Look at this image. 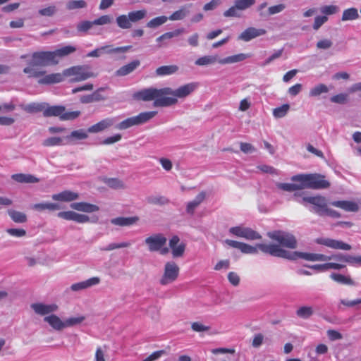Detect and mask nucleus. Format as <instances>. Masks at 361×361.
Returning a JSON list of instances; mask_svg holds the SVG:
<instances>
[{
    "instance_id": "obj_45",
    "label": "nucleus",
    "mask_w": 361,
    "mask_h": 361,
    "mask_svg": "<svg viewBox=\"0 0 361 361\" xmlns=\"http://www.w3.org/2000/svg\"><path fill=\"white\" fill-rule=\"evenodd\" d=\"M104 183L113 189H124L125 183L120 179L116 178H105Z\"/></svg>"
},
{
    "instance_id": "obj_56",
    "label": "nucleus",
    "mask_w": 361,
    "mask_h": 361,
    "mask_svg": "<svg viewBox=\"0 0 361 361\" xmlns=\"http://www.w3.org/2000/svg\"><path fill=\"white\" fill-rule=\"evenodd\" d=\"M99 100H100V96L97 92L80 97V102L83 104L92 103Z\"/></svg>"
},
{
    "instance_id": "obj_9",
    "label": "nucleus",
    "mask_w": 361,
    "mask_h": 361,
    "mask_svg": "<svg viewBox=\"0 0 361 361\" xmlns=\"http://www.w3.org/2000/svg\"><path fill=\"white\" fill-rule=\"evenodd\" d=\"M257 247L259 250L264 253H268L274 257L292 259V252L282 249L279 245L259 243L257 244Z\"/></svg>"
},
{
    "instance_id": "obj_24",
    "label": "nucleus",
    "mask_w": 361,
    "mask_h": 361,
    "mask_svg": "<svg viewBox=\"0 0 361 361\" xmlns=\"http://www.w3.org/2000/svg\"><path fill=\"white\" fill-rule=\"evenodd\" d=\"M44 321L56 331H60L66 329L64 320H62L59 316L54 313L46 316L44 318Z\"/></svg>"
},
{
    "instance_id": "obj_57",
    "label": "nucleus",
    "mask_w": 361,
    "mask_h": 361,
    "mask_svg": "<svg viewBox=\"0 0 361 361\" xmlns=\"http://www.w3.org/2000/svg\"><path fill=\"white\" fill-rule=\"evenodd\" d=\"M191 329L193 331L201 333L208 331L210 329V326H206L202 322H195L191 324Z\"/></svg>"
},
{
    "instance_id": "obj_5",
    "label": "nucleus",
    "mask_w": 361,
    "mask_h": 361,
    "mask_svg": "<svg viewBox=\"0 0 361 361\" xmlns=\"http://www.w3.org/2000/svg\"><path fill=\"white\" fill-rule=\"evenodd\" d=\"M43 115L46 117L59 116L61 120L68 121L74 120L78 118L80 115V111H66V109L63 106H49L47 104V106L44 107Z\"/></svg>"
},
{
    "instance_id": "obj_3",
    "label": "nucleus",
    "mask_w": 361,
    "mask_h": 361,
    "mask_svg": "<svg viewBox=\"0 0 361 361\" xmlns=\"http://www.w3.org/2000/svg\"><path fill=\"white\" fill-rule=\"evenodd\" d=\"M157 114V112L154 111L141 112L137 116L127 118L123 121L117 123L115 126V128L118 130H123L133 126H141L153 118Z\"/></svg>"
},
{
    "instance_id": "obj_52",
    "label": "nucleus",
    "mask_w": 361,
    "mask_h": 361,
    "mask_svg": "<svg viewBox=\"0 0 361 361\" xmlns=\"http://www.w3.org/2000/svg\"><path fill=\"white\" fill-rule=\"evenodd\" d=\"M339 8L336 5H325L320 8V12L324 16H331L338 12Z\"/></svg>"
},
{
    "instance_id": "obj_48",
    "label": "nucleus",
    "mask_w": 361,
    "mask_h": 361,
    "mask_svg": "<svg viewBox=\"0 0 361 361\" xmlns=\"http://www.w3.org/2000/svg\"><path fill=\"white\" fill-rule=\"evenodd\" d=\"M168 20V17L164 16L156 17L147 23V27L149 28H157L164 24Z\"/></svg>"
},
{
    "instance_id": "obj_8",
    "label": "nucleus",
    "mask_w": 361,
    "mask_h": 361,
    "mask_svg": "<svg viewBox=\"0 0 361 361\" xmlns=\"http://www.w3.org/2000/svg\"><path fill=\"white\" fill-rule=\"evenodd\" d=\"M180 269L177 264L173 261L167 262L164 268V273L159 283L166 286L174 282L178 277Z\"/></svg>"
},
{
    "instance_id": "obj_37",
    "label": "nucleus",
    "mask_w": 361,
    "mask_h": 361,
    "mask_svg": "<svg viewBox=\"0 0 361 361\" xmlns=\"http://www.w3.org/2000/svg\"><path fill=\"white\" fill-rule=\"evenodd\" d=\"M130 46H125L120 47H113L111 45H105L100 47L102 54H116V53H125L128 51Z\"/></svg>"
},
{
    "instance_id": "obj_53",
    "label": "nucleus",
    "mask_w": 361,
    "mask_h": 361,
    "mask_svg": "<svg viewBox=\"0 0 361 361\" xmlns=\"http://www.w3.org/2000/svg\"><path fill=\"white\" fill-rule=\"evenodd\" d=\"M234 3L240 11H244L255 4V0H235Z\"/></svg>"
},
{
    "instance_id": "obj_19",
    "label": "nucleus",
    "mask_w": 361,
    "mask_h": 361,
    "mask_svg": "<svg viewBox=\"0 0 361 361\" xmlns=\"http://www.w3.org/2000/svg\"><path fill=\"white\" fill-rule=\"evenodd\" d=\"M101 282V279L98 276L91 277L87 280L80 281L78 283H73L70 286L71 290L73 292H80L91 287L99 285Z\"/></svg>"
},
{
    "instance_id": "obj_55",
    "label": "nucleus",
    "mask_w": 361,
    "mask_h": 361,
    "mask_svg": "<svg viewBox=\"0 0 361 361\" xmlns=\"http://www.w3.org/2000/svg\"><path fill=\"white\" fill-rule=\"evenodd\" d=\"M239 250L244 254H257L258 252L259 247H257V245H256V246H252L250 245L241 243Z\"/></svg>"
},
{
    "instance_id": "obj_42",
    "label": "nucleus",
    "mask_w": 361,
    "mask_h": 361,
    "mask_svg": "<svg viewBox=\"0 0 361 361\" xmlns=\"http://www.w3.org/2000/svg\"><path fill=\"white\" fill-rule=\"evenodd\" d=\"M328 92V87L324 84L320 83L310 89L309 95L311 97H315L319 96L322 94L327 93Z\"/></svg>"
},
{
    "instance_id": "obj_26",
    "label": "nucleus",
    "mask_w": 361,
    "mask_h": 361,
    "mask_svg": "<svg viewBox=\"0 0 361 361\" xmlns=\"http://www.w3.org/2000/svg\"><path fill=\"white\" fill-rule=\"evenodd\" d=\"M70 207L76 211L87 213L95 212L99 209L98 206L85 202H73L71 204Z\"/></svg>"
},
{
    "instance_id": "obj_13",
    "label": "nucleus",
    "mask_w": 361,
    "mask_h": 361,
    "mask_svg": "<svg viewBox=\"0 0 361 361\" xmlns=\"http://www.w3.org/2000/svg\"><path fill=\"white\" fill-rule=\"evenodd\" d=\"M167 239L162 233L152 234L145 240V243L147 246L149 252H158L166 243Z\"/></svg>"
},
{
    "instance_id": "obj_18",
    "label": "nucleus",
    "mask_w": 361,
    "mask_h": 361,
    "mask_svg": "<svg viewBox=\"0 0 361 361\" xmlns=\"http://www.w3.org/2000/svg\"><path fill=\"white\" fill-rule=\"evenodd\" d=\"M329 186L330 183L324 176L317 173L309 174V188L319 190L328 188Z\"/></svg>"
},
{
    "instance_id": "obj_44",
    "label": "nucleus",
    "mask_w": 361,
    "mask_h": 361,
    "mask_svg": "<svg viewBox=\"0 0 361 361\" xmlns=\"http://www.w3.org/2000/svg\"><path fill=\"white\" fill-rule=\"evenodd\" d=\"M147 11L145 9L130 11L128 13L129 18L132 23H136L144 19L147 16Z\"/></svg>"
},
{
    "instance_id": "obj_49",
    "label": "nucleus",
    "mask_w": 361,
    "mask_h": 361,
    "mask_svg": "<svg viewBox=\"0 0 361 361\" xmlns=\"http://www.w3.org/2000/svg\"><path fill=\"white\" fill-rule=\"evenodd\" d=\"M290 109V105L288 104H283L282 106L273 109V116L276 118H281L284 117Z\"/></svg>"
},
{
    "instance_id": "obj_58",
    "label": "nucleus",
    "mask_w": 361,
    "mask_h": 361,
    "mask_svg": "<svg viewBox=\"0 0 361 361\" xmlns=\"http://www.w3.org/2000/svg\"><path fill=\"white\" fill-rule=\"evenodd\" d=\"M328 21V17L326 16H317L314 18L313 29L319 30L325 23Z\"/></svg>"
},
{
    "instance_id": "obj_59",
    "label": "nucleus",
    "mask_w": 361,
    "mask_h": 361,
    "mask_svg": "<svg viewBox=\"0 0 361 361\" xmlns=\"http://www.w3.org/2000/svg\"><path fill=\"white\" fill-rule=\"evenodd\" d=\"M93 25H94L93 21H88V20L82 21L78 24L77 30L79 32H87V30H89L90 29H91Z\"/></svg>"
},
{
    "instance_id": "obj_41",
    "label": "nucleus",
    "mask_w": 361,
    "mask_h": 361,
    "mask_svg": "<svg viewBox=\"0 0 361 361\" xmlns=\"http://www.w3.org/2000/svg\"><path fill=\"white\" fill-rule=\"evenodd\" d=\"M116 21L117 25L121 29H130L132 27V23L128 14L118 16Z\"/></svg>"
},
{
    "instance_id": "obj_30",
    "label": "nucleus",
    "mask_w": 361,
    "mask_h": 361,
    "mask_svg": "<svg viewBox=\"0 0 361 361\" xmlns=\"http://www.w3.org/2000/svg\"><path fill=\"white\" fill-rule=\"evenodd\" d=\"M11 178L20 183H38L39 179L31 174L16 173L11 176Z\"/></svg>"
},
{
    "instance_id": "obj_23",
    "label": "nucleus",
    "mask_w": 361,
    "mask_h": 361,
    "mask_svg": "<svg viewBox=\"0 0 361 361\" xmlns=\"http://www.w3.org/2000/svg\"><path fill=\"white\" fill-rule=\"evenodd\" d=\"M139 221V217L133 216H119L111 219V224L120 227L131 226Z\"/></svg>"
},
{
    "instance_id": "obj_6",
    "label": "nucleus",
    "mask_w": 361,
    "mask_h": 361,
    "mask_svg": "<svg viewBox=\"0 0 361 361\" xmlns=\"http://www.w3.org/2000/svg\"><path fill=\"white\" fill-rule=\"evenodd\" d=\"M300 204L305 202L310 203L313 205L310 208V211L319 216H325V211L328 207L327 201L325 197L321 195L316 196H304L301 200H298Z\"/></svg>"
},
{
    "instance_id": "obj_4",
    "label": "nucleus",
    "mask_w": 361,
    "mask_h": 361,
    "mask_svg": "<svg viewBox=\"0 0 361 361\" xmlns=\"http://www.w3.org/2000/svg\"><path fill=\"white\" fill-rule=\"evenodd\" d=\"M199 87V83L197 82H191L183 85L180 86L177 89H172L171 87H165V98L175 99L176 104L178 99H184L191 94Z\"/></svg>"
},
{
    "instance_id": "obj_62",
    "label": "nucleus",
    "mask_w": 361,
    "mask_h": 361,
    "mask_svg": "<svg viewBox=\"0 0 361 361\" xmlns=\"http://www.w3.org/2000/svg\"><path fill=\"white\" fill-rule=\"evenodd\" d=\"M276 187L282 190L288 191V192H293L298 190L296 188V185L295 184V182L293 183H276Z\"/></svg>"
},
{
    "instance_id": "obj_25",
    "label": "nucleus",
    "mask_w": 361,
    "mask_h": 361,
    "mask_svg": "<svg viewBox=\"0 0 361 361\" xmlns=\"http://www.w3.org/2000/svg\"><path fill=\"white\" fill-rule=\"evenodd\" d=\"M334 207L341 208L345 212H356L359 210V205L357 202L353 201H334L331 202Z\"/></svg>"
},
{
    "instance_id": "obj_43",
    "label": "nucleus",
    "mask_w": 361,
    "mask_h": 361,
    "mask_svg": "<svg viewBox=\"0 0 361 361\" xmlns=\"http://www.w3.org/2000/svg\"><path fill=\"white\" fill-rule=\"evenodd\" d=\"M47 103H30L25 105L23 109L28 113L44 112Z\"/></svg>"
},
{
    "instance_id": "obj_21",
    "label": "nucleus",
    "mask_w": 361,
    "mask_h": 361,
    "mask_svg": "<svg viewBox=\"0 0 361 361\" xmlns=\"http://www.w3.org/2000/svg\"><path fill=\"white\" fill-rule=\"evenodd\" d=\"M267 31L262 28H255L250 27L245 29L239 36L238 39L249 42L252 39L265 35Z\"/></svg>"
},
{
    "instance_id": "obj_20",
    "label": "nucleus",
    "mask_w": 361,
    "mask_h": 361,
    "mask_svg": "<svg viewBox=\"0 0 361 361\" xmlns=\"http://www.w3.org/2000/svg\"><path fill=\"white\" fill-rule=\"evenodd\" d=\"M116 121L117 118L116 117L104 118L96 124L90 126L87 129V132L90 133H97L102 132L114 126Z\"/></svg>"
},
{
    "instance_id": "obj_38",
    "label": "nucleus",
    "mask_w": 361,
    "mask_h": 361,
    "mask_svg": "<svg viewBox=\"0 0 361 361\" xmlns=\"http://www.w3.org/2000/svg\"><path fill=\"white\" fill-rule=\"evenodd\" d=\"M359 18L358 10L356 8L345 9L343 12L341 20L348 21L357 20Z\"/></svg>"
},
{
    "instance_id": "obj_28",
    "label": "nucleus",
    "mask_w": 361,
    "mask_h": 361,
    "mask_svg": "<svg viewBox=\"0 0 361 361\" xmlns=\"http://www.w3.org/2000/svg\"><path fill=\"white\" fill-rule=\"evenodd\" d=\"M66 75L64 74V71L63 73H51L45 75L42 78L39 79L38 82L39 84L43 85H50V84H54L58 83L60 82H62L64 80V78Z\"/></svg>"
},
{
    "instance_id": "obj_2",
    "label": "nucleus",
    "mask_w": 361,
    "mask_h": 361,
    "mask_svg": "<svg viewBox=\"0 0 361 361\" xmlns=\"http://www.w3.org/2000/svg\"><path fill=\"white\" fill-rule=\"evenodd\" d=\"M250 56L246 54H238L226 58L219 59L217 55H206L198 58L195 63L199 66H204L219 63L220 64H231L243 61L249 58Z\"/></svg>"
},
{
    "instance_id": "obj_22",
    "label": "nucleus",
    "mask_w": 361,
    "mask_h": 361,
    "mask_svg": "<svg viewBox=\"0 0 361 361\" xmlns=\"http://www.w3.org/2000/svg\"><path fill=\"white\" fill-rule=\"evenodd\" d=\"M207 194L204 191L199 192L196 197L186 203L185 211L189 215H193L195 210L204 201Z\"/></svg>"
},
{
    "instance_id": "obj_50",
    "label": "nucleus",
    "mask_w": 361,
    "mask_h": 361,
    "mask_svg": "<svg viewBox=\"0 0 361 361\" xmlns=\"http://www.w3.org/2000/svg\"><path fill=\"white\" fill-rule=\"evenodd\" d=\"M313 309L310 306H302L298 309L296 314L300 318L307 319L313 314Z\"/></svg>"
},
{
    "instance_id": "obj_16",
    "label": "nucleus",
    "mask_w": 361,
    "mask_h": 361,
    "mask_svg": "<svg viewBox=\"0 0 361 361\" xmlns=\"http://www.w3.org/2000/svg\"><path fill=\"white\" fill-rule=\"evenodd\" d=\"M317 244L326 246L331 249L350 250L351 245L341 240L332 239L329 238H318L315 240Z\"/></svg>"
},
{
    "instance_id": "obj_14",
    "label": "nucleus",
    "mask_w": 361,
    "mask_h": 361,
    "mask_svg": "<svg viewBox=\"0 0 361 361\" xmlns=\"http://www.w3.org/2000/svg\"><path fill=\"white\" fill-rule=\"evenodd\" d=\"M292 257H292L291 260L301 258L310 262H326L332 259V257H329V255L304 252H292Z\"/></svg>"
},
{
    "instance_id": "obj_27",
    "label": "nucleus",
    "mask_w": 361,
    "mask_h": 361,
    "mask_svg": "<svg viewBox=\"0 0 361 361\" xmlns=\"http://www.w3.org/2000/svg\"><path fill=\"white\" fill-rule=\"evenodd\" d=\"M79 194L70 190H64L61 192L54 194L51 198L55 201L59 202H71L78 199Z\"/></svg>"
},
{
    "instance_id": "obj_11",
    "label": "nucleus",
    "mask_w": 361,
    "mask_h": 361,
    "mask_svg": "<svg viewBox=\"0 0 361 361\" xmlns=\"http://www.w3.org/2000/svg\"><path fill=\"white\" fill-rule=\"evenodd\" d=\"M269 236L271 239L277 241L282 246L288 248H295L296 247V240L295 237L290 233L282 231H275L269 233Z\"/></svg>"
},
{
    "instance_id": "obj_7",
    "label": "nucleus",
    "mask_w": 361,
    "mask_h": 361,
    "mask_svg": "<svg viewBox=\"0 0 361 361\" xmlns=\"http://www.w3.org/2000/svg\"><path fill=\"white\" fill-rule=\"evenodd\" d=\"M66 76H73L72 82H80L95 77L96 75L86 66H74L64 70Z\"/></svg>"
},
{
    "instance_id": "obj_64",
    "label": "nucleus",
    "mask_w": 361,
    "mask_h": 361,
    "mask_svg": "<svg viewBox=\"0 0 361 361\" xmlns=\"http://www.w3.org/2000/svg\"><path fill=\"white\" fill-rule=\"evenodd\" d=\"M286 8V6L283 4H279L277 5L271 6L268 8V14L271 16L282 12Z\"/></svg>"
},
{
    "instance_id": "obj_35",
    "label": "nucleus",
    "mask_w": 361,
    "mask_h": 361,
    "mask_svg": "<svg viewBox=\"0 0 361 361\" xmlns=\"http://www.w3.org/2000/svg\"><path fill=\"white\" fill-rule=\"evenodd\" d=\"M178 71L176 65L162 66L157 68L156 73L159 76L169 75L176 73Z\"/></svg>"
},
{
    "instance_id": "obj_46",
    "label": "nucleus",
    "mask_w": 361,
    "mask_h": 361,
    "mask_svg": "<svg viewBox=\"0 0 361 361\" xmlns=\"http://www.w3.org/2000/svg\"><path fill=\"white\" fill-rule=\"evenodd\" d=\"M8 215L11 218V219L16 223H24L27 221V216L25 214L16 211V210H9Z\"/></svg>"
},
{
    "instance_id": "obj_31",
    "label": "nucleus",
    "mask_w": 361,
    "mask_h": 361,
    "mask_svg": "<svg viewBox=\"0 0 361 361\" xmlns=\"http://www.w3.org/2000/svg\"><path fill=\"white\" fill-rule=\"evenodd\" d=\"M191 6L192 4L181 6L178 11L173 12L169 17H168L169 20L172 21L183 20L189 14V8Z\"/></svg>"
},
{
    "instance_id": "obj_17",
    "label": "nucleus",
    "mask_w": 361,
    "mask_h": 361,
    "mask_svg": "<svg viewBox=\"0 0 361 361\" xmlns=\"http://www.w3.org/2000/svg\"><path fill=\"white\" fill-rule=\"evenodd\" d=\"M169 246L171 250V254L173 258L181 257L183 256L186 244L181 242L178 235H173L170 238Z\"/></svg>"
},
{
    "instance_id": "obj_60",
    "label": "nucleus",
    "mask_w": 361,
    "mask_h": 361,
    "mask_svg": "<svg viewBox=\"0 0 361 361\" xmlns=\"http://www.w3.org/2000/svg\"><path fill=\"white\" fill-rule=\"evenodd\" d=\"M56 11L55 6H49L47 8L39 9L38 13L42 16H52Z\"/></svg>"
},
{
    "instance_id": "obj_10",
    "label": "nucleus",
    "mask_w": 361,
    "mask_h": 361,
    "mask_svg": "<svg viewBox=\"0 0 361 361\" xmlns=\"http://www.w3.org/2000/svg\"><path fill=\"white\" fill-rule=\"evenodd\" d=\"M229 233L238 238H245L248 240H259L262 237L259 233L251 228L243 226H233L229 228Z\"/></svg>"
},
{
    "instance_id": "obj_47",
    "label": "nucleus",
    "mask_w": 361,
    "mask_h": 361,
    "mask_svg": "<svg viewBox=\"0 0 361 361\" xmlns=\"http://www.w3.org/2000/svg\"><path fill=\"white\" fill-rule=\"evenodd\" d=\"M32 209L35 210L42 211L45 209L49 210H56L59 209V206L56 203H51V202H42V203H37L35 204L32 206Z\"/></svg>"
},
{
    "instance_id": "obj_32",
    "label": "nucleus",
    "mask_w": 361,
    "mask_h": 361,
    "mask_svg": "<svg viewBox=\"0 0 361 361\" xmlns=\"http://www.w3.org/2000/svg\"><path fill=\"white\" fill-rule=\"evenodd\" d=\"M37 66H39L35 65V63L33 62V59H32V61L29 63L28 66L23 69V72L30 78H38L44 75V71L39 70Z\"/></svg>"
},
{
    "instance_id": "obj_39",
    "label": "nucleus",
    "mask_w": 361,
    "mask_h": 361,
    "mask_svg": "<svg viewBox=\"0 0 361 361\" xmlns=\"http://www.w3.org/2000/svg\"><path fill=\"white\" fill-rule=\"evenodd\" d=\"M88 133L87 130L86 131L84 129L73 130L69 135L66 137V139L67 141L70 140H85L88 137Z\"/></svg>"
},
{
    "instance_id": "obj_54",
    "label": "nucleus",
    "mask_w": 361,
    "mask_h": 361,
    "mask_svg": "<svg viewBox=\"0 0 361 361\" xmlns=\"http://www.w3.org/2000/svg\"><path fill=\"white\" fill-rule=\"evenodd\" d=\"M87 6V4L84 0L71 1L67 3L66 8L68 10H74L78 8H83Z\"/></svg>"
},
{
    "instance_id": "obj_34",
    "label": "nucleus",
    "mask_w": 361,
    "mask_h": 361,
    "mask_svg": "<svg viewBox=\"0 0 361 361\" xmlns=\"http://www.w3.org/2000/svg\"><path fill=\"white\" fill-rule=\"evenodd\" d=\"M67 143L66 137H50L43 140L42 145L44 147L61 146Z\"/></svg>"
},
{
    "instance_id": "obj_15",
    "label": "nucleus",
    "mask_w": 361,
    "mask_h": 361,
    "mask_svg": "<svg viewBox=\"0 0 361 361\" xmlns=\"http://www.w3.org/2000/svg\"><path fill=\"white\" fill-rule=\"evenodd\" d=\"M30 307L35 314L40 316L52 314L59 310V306L56 303L35 302L31 304Z\"/></svg>"
},
{
    "instance_id": "obj_36",
    "label": "nucleus",
    "mask_w": 361,
    "mask_h": 361,
    "mask_svg": "<svg viewBox=\"0 0 361 361\" xmlns=\"http://www.w3.org/2000/svg\"><path fill=\"white\" fill-rule=\"evenodd\" d=\"M330 278L334 281L344 285L354 286L355 282L349 276L343 275L337 273H332L330 275Z\"/></svg>"
},
{
    "instance_id": "obj_12",
    "label": "nucleus",
    "mask_w": 361,
    "mask_h": 361,
    "mask_svg": "<svg viewBox=\"0 0 361 361\" xmlns=\"http://www.w3.org/2000/svg\"><path fill=\"white\" fill-rule=\"evenodd\" d=\"M32 59L35 65L40 66L56 64L59 62V60L55 59L54 51L35 52L32 55Z\"/></svg>"
},
{
    "instance_id": "obj_40",
    "label": "nucleus",
    "mask_w": 361,
    "mask_h": 361,
    "mask_svg": "<svg viewBox=\"0 0 361 361\" xmlns=\"http://www.w3.org/2000/svg\"><path fill=\"white\" fill-rule=\"evenodd\" d=\"M75 50L76 49L75 47L68 45L54 51V54L55 59H57L59 60V58H61L71 53H73Z\"/></svg>"
},
{
    "instance_id": "obj_51",
    "label": "nucleus",
    "mask_w": 361,
    "mask_h": 361,
    "mask_svg": "<svg viewBox=\"0 0 361 361\" xmlns=\"http://www.w3.org/2000/svg\"><path fill=\"white\" fill-rule=\"evenodd\" d=\"M85 317L84 316L71 317L64 320L65 328L72 327L81 324Z\"/></svg>"
},
{
    "instance_id": "obj_1",
    "label": "nucleus",
    "mask_w": 361,
    "mask_h": 361,
    "mask_svg": "<svg viewBox=\"0 0 361 361\" xmlns=\"http://www.w3.org/2000/svg\"><path fill=\"white\" fill-rule=\"evenodd\" d=\"M165 87L157 89L145 88L133 94V98L137 101H154V106H170L174 105L175 99L165 98Z\"/></svg>"
},
{
    "instance_id": "obj_33",
    "label": "nucleus",
    "mask_w": 361,
    "mask_h": 361,
    "mask_svg": "<svg viewBox=\"0 0 361 361\" xmlns=\"http://www.w3.org/2000/svg\"><path fill=\"white\" fill-rule=\"evenodd\" d=\"M139 65V61H132L118 69L116 72V75L117 76H125L132 73Z\"/></svg>"
},
{
    "instance_id": "obj_61",
    "label": "nucleus",
    "mask_w": 361,
    "mask_h": 361,
    "mask_svg": "<svg viewBox=\"0 0 361 361\" xmlns=\"http://www.w3.org/2000/svg\"><path fill=\"white\" fill-rule=\"evenodd\" d=\"M257 169L264 173H269V174H274V175H279V171L274 168L273 166L263 164V165H259L257 166Z\"/></svg>"
},
{
    "instance_id": "obj_63",
    "label": "nucleus",
    "mask_w": 361,
    "mask_h": 361,
    "mask_svg": "<svg viewBox=\"0 0 361 361\" xmlns=\"http://www.w3.org/2000/svg\"><path fill=\"white\" fill-rule=\"evenodd\" d=\"M6 233L11 236L17 238L23 237L26 234L25 230L23 228H8L6 229Z\"/></svg>"
},
{
    "instance_id": "obj_29",
    "label": "nucleus",
    "mask_w": 361,
    "mask_h": 361,
    "mask_svg": "<svg viewBox=\"0 0 361 361\" xmlns=\"http://www.w3.org/2000/svg\"><path fill=\"white\" fill-rule=\"evenodd\" d=\"M290 179L295 182L298 190L309 188V174H298L292 176Z\"/></svg>"
}]
</instances>
